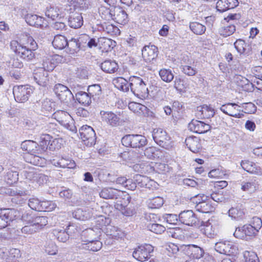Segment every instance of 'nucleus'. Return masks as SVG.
Returning <instances> with one entry per match:
<instances>
[{"label":"nucleus","instance_id":"nucleus-48","mask_svg":"<svg viewBox=\"0 0 262 262\" xmlns=\"http://www.w3.org/2000/svg\"><path fill=\"white\" fill-rule=\"evenodd\" d=\"M3 255H1L3 259L12 260L14 259L17 260V259L20 256V250L18 249H10L8 252H3Z\"/></svg>","mask_w":262,"mask_h":262},{"label":"nucleus","instance_id":"nucleus-15","mask_svg":"<svg viewBox=\"0 0 262 262\" xmlns=\"http://www.w3.org/2000/svg\"><path fill=\"white\" fill-rule=\"evenodd\" d=\"M25 18L26 23L31 26L43 29L48 26V23L44 17L36 14H27Z\"/></svg>","mask_w":262,"mask_h":262},{"label":"nucleus","instance_id":"nucleus-36","mask_svg":"<svg viewBox=\"0 0 262 262\" xmlns=\"http://www.w3.org/2000/svg\"><path fill=\"white\" fill-rule=\"evenodd\" d=\"M114 7L101 6L98 9L99 16L104 22L108 21L113 19Z\"/></svg>","mask_w":262,"mask_h":262},{"label":"nucleus","instance_id":"nucleus-2","mask_svg":"<svg viewBox=\"0 0 262 262\" xmlns=\"http://www.w3.org/2000/svg\"><path fill=\"white\" fill-rule=\"evenodd\" d=\"M63 139L61 138L54 139L49 134H42L40 137L38 144V154H42L48 150L55 151L59 149L63 146Z\"/></svg>","mask_w":262,"mask_h":262},{"label":"nucleus","instance_id":"nucleus-64","mask_svg":"<svg viewBox=\"0 0 262 262\" xmlns=\"http://www.w3.org/2000/svg\"><path fill=\"white\" fill-rule=\"evenodd\" d=\"M32 222L38 228L39 231L47 224L48 221L46 216H37Z\"/></svg>","mask_w":262,"mask_h":262},{"label":"nucleus","instance_id":"nucleus-27","mask_svg":"<svg viewBox=\"0 0 262 262\" xmlns=\"http://www.w3.org/2000/svg\"><path fill=\"white\" fill-rule=\"evenodd\" d=\"M201 231L203 234L209 238H213L217 234L216 226L209 220L203 222L201 226Z\"/></svg>","mask_w":262,"mask_h":262},{"label":"nucleus","instance_id":"nucleus-46","mask_svg":"<svg viewBox=\"0 0 262 262\" xmlns=\"http://www.w3.org/2000/svg\"><path fill=\"white\" fill-rule=\"evenodd\" d=\"M12 66L14 68L13 69L10 71V74L12 77H13L15 80H18L21 77L22 72L21 71V69L23 67L24 64L21 61H16L15 62H13L12 64Z\"/></svg>","mask_w":262,"mask_h":262},{"label":"nucleus","instance_id":"nucleus-56","mask_svg":"<svg viewBox=\"0 0 262 262\" xmlns=\"http://www.w3.org/2000/svg\"><path fill=\"white\" fill-rule=\"evenodd\" d=\"M116 86L119 90L124 92H127L129 91V83L124 78L122 77L118 78L115 81Z\"/></svg>","mask_w":262,"mask_h":262},{"label":"nucleus","instance_id":"nucleus-49","mask_svg":"<svg viewBox=\"0 0 262 262\" xmlns=\"http://www.w3.org/2000/svg\"><path fill=\"white\" fill-rule=\"evenodd\" d=\"M189 28L191 31L196 35H202L206 31V27L201 23L194 21L189 24Z\"/></svg>","mask_w":262,"mask_h":262},{"label":"nucleus","instance_id":"nucleus-47","mask_svg":"<svg viewBox=\"0 0 262 262\" xmlns=\"http://www.w3.org/2000/svg\"><path fill=\"white\" fill-rule=\"evenodd\" d=\"M73 215L77 220L84 221L91 218L92 214L88 210L78 208L73 212Z\"/></svg>","mask_w":262,"mask_h":262},{"label":"nucleus","instance_id":"nucleus-3","mask_svg":"<svg viewBox=\"0 0 262 262\" xmlns=\"http://www.w3.org/2000/svg\"><path fill=\"white\" fill-rule=\"evenodd\" d=\"M129 81L130 90L135 96L140 98H144L148 96V88L141 78L131 76Z\"/></svg>","mask_w":262,"mask_h":262},{"label":"nucleus","instance_id":"nucleus-62","mask_svg":"<svg viewBox=\"0 0 262 262\" xmlns=\"http://www.w3.org/2000/svg\"><path fill=\"white\" fill-rule=\"evenodd\" d=\"M244 257L245 262H259L256 253L253 251H245Z\"/></svg>","mask_w":262,"mask_h":262},{"label":"nucleus","instance_id":"nucleus-44","mask_svg":"<svg viewBox=\"0 0 262 262\" xmlns=\"http://www.w3.org/2000/svg\"><path fill=\"white\" fill-rule=\"evenodd\" d=\"M77 101L81 105L89 106L92 103V98L85 92L79 91L75 94Z\"/></svg>","mask_w":262,"mask_h":262},{"label":"nucleus","instance_id":"nucleus-17","mask_svg":"<svg viewBox=\"0 0 262 262\" xmlns=\"http://www.w3.org/2000/svg\"><path fill=\"white\" fill-rule=\"evenodd\" d=\"M78 232V231L75 226L72 225H69L66 230L55 229L53 231V234L57 237L58 241L65 243L69 239L70 235Z\"/></svg>","mask_w":262,"mask_h":262},{"label":"nucleus","instance_id":"nucleus-50","mask_svg":"<svg viewBox=\"0 0 262 262\" xmlns=\"http://www.w3.org/2000/svg\"><path fill=\"white\" fill-rule=\"evenodd\" d=\"M87 91L88 94L93 99L99 98L102 92L100 85L97 84L89 85Z\"/></svg>","mask_w":262,"mask_h":262},{"label":"nucleus","instance_id":"nucleus-7","mask_svg":"<svg viewBox=\"0 0 262 262\" xmlns=\"http://www.w3.org/2000/svg\"><path fill=\"white\" fill-rule=\"evenodd\" d=\"M144 157V151L125 150L118 156L116 162L118 163L129 161L140 162L143 161Z\"/></svg>","mask_w":262,"mask_h":262},{"label":"nucleus","instance_id":"nucleus-19","mask_svg":"<svg viewBox=\"0 0 262 262\" xmlns=\"http://www.w3.org/2000/svg\"><path fill=\"white\" fill-rule=\"evenodd\" d=\"M181 248L186 255L193 258L199 259L204 254V250L195 245H183Z\"/></svg>","mask_w":262,"mask_h":262},{"label":"nucleus","instance_id":"nucleus-54","mask_svg":"<svg viewBox=\"0 0 262 262\" xmlns=\"http://www.w3.org/2000/svg\"><path fill=\"white\" fill-rule=\"evenodd\" d=\"M99 195L104 199H113L116 198V193L115 190L112 188H105L102 189Z\"/></svg>","mask_w":262,"mask_h":262},{"label":"nucleus","instance_id":"nucleus-12","mask_svg":"<svg viewBox=\"0 0 262 262\" xmlns=\"http://www.w3.org/2000/svg\"><path fill=\"white\" fill-rule=\"evenodd\" d=\"M255 230L251 224H246L236 228L233 235L236 238L247 240L257 234Z\"/></svg>","mask_w":262,"mask_h":262},{"label":"nucleus","instance_id":"nucleus-13","mask_svg":"<svg viewBox=\"0 0 262 262\" xmlns=\"http://www.w3.org/2000/svg\"><path fill=\"white\" fill-rule=\"evenodd\" d=\"M239 107L240 106L235 103H227L222 105L220 110L224 114L236 118H242L244 116V114Z\"/></svg>","mask_w":262,"mask_h":262},{"label":"nucleus","instance_id":"nucleus-11","mask_svg":"<svg viewBox=\"0 0 262 262\" xmlns=\"http://www.w3.org/2000/svg\"><path fill=\"white\" fill-rule=\"evenodd\" d=\"M100 115L102 122L107 126L116 127L120 125L121 123L119 116L113 112L102 111Z\"/></svg>","mask_w":262,"mask_h":262},{"label":"nucleus","instance_id":"nucleus-18","mask_svg":"<svg viewBox=\"0 0 262 262\" xmlns=\"http://www.w3.org/2000/svg\"><path fill=\"white\" fill-rule=\"evenodd\" d=\"M62 57L57 54L44 57L43 59V68L48 71H52L62 61Z\"/></svg>","mask_w":262,"mask_h":262},{"label":"nucleus","instance_id":"nucleus-37","mask_svg":"<svg viewBox=\"0 0 262 262\" xmlns=\"http://www.w3.org/2000/svg\"><path fill=\"white\" fill-rule=\"evenodd\" d=\"M102 28L105 34L111 36H117L121 33L119 28L117 26L108 21L103 22Z\"/></svg>","mask_w":262,"mask_h":262},{"label":"nucleus","instance_id":"nucleus-31","mask_svg":"<svg viewBox=\"0 0 262 262\" xmlns=\"http://www.w3.org/2000/svg\"><path fill=\"white\" fill-rule=\"evenodd\" d=\"M19 212L14 209L4 208L0 210V217L7 222V226L10 222L16 219Z\"/></svg>","mask_w":262,"mask_h":262},{"label":"nucleus","instance_id":"nucleus-41","mask_svg":"<svg viewBox=\"0 0 262 262\" xmlns=\"http://www.w3.org/2000/svg\"><path fill=\"white\" fill-rule=\"evenodd\" d=\"M83 20L81 14L75 13L71 14L69 18V26L73 28H80L83 25Z\"/></svg>","mask_w":262,"mask_h":262},{"label":"nucleus","instance_id":"nucleus-43","mask_svg":"<svg viewBox=\"0 0 262 262\" xmlns=\"http://www.w3.org/2000/svg\"><path fill=\"white\" fill-rule=\"evenodd\" d=\"M21 148L27 152L33 154H38V144L32 140H26L22 142L21 144Z\"/></svg>","mask_w":262,"mask_h":262},{"label":"nucleus","instance_id":"nucleus-24","mask_svg":"<svg viewBox=\"0 0 262 262\" xmlns=\"http://www.w3.org/2000/svg\"><path fill=\"white\" fill-rule=\"evenodd\" d=\"M98 48L102 52H108L111 51L116 46V42L106 37L98 38Z\"/></svg>","mask_w":262,"mask_h":262},{"label":"nucleus","instance_id":"nucleus-51","mask_svg":"<svg viewBox=\"0 0 262 262\" xmlns=\"http://www.w3.org/2000/svg\"><path fill=\"white\" fill-rule=\"evenodd\" d=\"M134 180L136 185L138 184L140 187L149 188L148 183L153 182L152 181L149 180L147 177L141 174H136L134 177Z\"/></svg>","mask_w":262,"mask_h":262},{"label":"nucleus","instance_id":"nucleus-35","mask_svg":"<svg viewBox=\"0 0 262 262\" xmlns=\"http://www.w3.org/2000/svg\"><path fill=\"white\" fill-rule=\"evenodd\" d=\"M100 68L104 72L112 74L118 70L119 66L115 60H105L101 63Z\"/></svg>","mask_w":262,"mask_h":262},{"label":"nucleus","instance_id":"nucleus-55","mask_svg":"<svg viewBox=\"0 0 262 262\" xmlns=\"http://www.w3.org/2000/svg\"><path fill=\"white\" fill-rule=\"evenodd\" d=\"M18 173L17 171L9 170L5 176V181L9 185H12L18 181Z\"/></svg>","mask_w":262,"mask_h":262},{"label":"nucleus","instance_id":"nucleus-21","mask_svg":"<svg viewBox=\"0 0 262 262\" xmlns=\"http://www.w3.org/2000/svg\"><path fill=\"white\" fill-rule=\"evenodd\" d=\"M72 42L75 43L76 47L77 48H80V45L77 42V40L76 39L72 38L69 43L67 39L64 36L59 34L55 36L52 41V45L55 49L62 50L68 46L69 43H71Z\"/></svg>","mask_w":262,"mask_h":262},{"label":"nucleus","instance_id":"nucleus-61","mask_svg":"<svg viewBox=\"0 0 262 262\" xmlns=\"http://www.w3.org/2000/svg\"><path fill=\"white\" fill-rule=\"evenodd\" d=\"M26 194L24 191H20L18 195L14 196L11 199L12 203L18 205H23L26 203Z\"/></svg>","mask_w":262,"mask_h":262},{"label":"nucleus","instance_id":"nucleus-16","mask_svg":"<svg viewBox=\"0 0 262 262\" xmlns=\"http://www.w3.org/2000/svg\"><path fill=\"white\" fill-rule=\"evenodd\" d=\"M188 127L191 132L199 134H205L211 129L210 124L194 119L190 121Z\"/></svg>","mask_w":262,"mask_h":262},{"label":"nucleus","instance_id":"nucleus-45","mask_svg":"<svg viewBox=\"0 0 262 262\" xmlns=\"http://www.w3.org/2000/svg\"><path fill=\"white\" fill-rule=\"evenodd\" d=\"M161 151L154 146L148 147L144 150V155L148 159H155L161 155Z\"/></svg>","mask_w":262,"mask_h":262},{"label":"nucleus","instance_id":"nucleus-5","mask_svg":"<svg viewBox=\"0 0 262 262\" xmlns=\"http://www.w3.org/2000/svg\"><path fill=\"white\" fill-rule=\"evenodd\" d=\"M122 144L126 147L140 148L146 145L147 140L145 137L140 135H126L121 139Z\"/></svg>","mask_w":262,"mask_h":262},{"label":"nucleus","instance_id":"nucleus-38","mask_svg":"<svg viewBox=\"0 0 262 262\" xmlns=\"http://www.w3.org/2000/svg\"><path fill=\"white\" fill-rule=\"evenodd\" d=\"M36 154L29 152L25 153L23 156L25 161L29 164H43L46 163V159L45 158Z\"/></svg>","mask_w":262,"mask_h":262},{"label":"nucleus","instance_id":"nucleus-58","mask_svg":"<svg viewBox=\"0 0 262 262\" xmlns=\"http://www.w3.org/2000/svg\"><path fill=\"white\" fill-rule=\"evenodd\" d=\"M45 250L49 255H55L57 252V247L55 243L52 241L46 242L45 246Z\"/></svg>","mask_w":262,"mask_h":262},{"label":"nucleus","instance_id":"nucleus-42","mask_svg":"<svg viewBox=\"0 0 262 262\" xmlns=\"http://www.w3.org/2000/svg\"><path fill=\"white\" fill-rule=\"evenodd\" d=\"M102 246V243L99 240L84 242L81 244V248L93 252H97L100 250Z\"/></svg>","mask_w":262,"mask_h":262},{"label":"nucleus","instance_id":"nucleus-8","mask_svg":"<svg viewBox=\"0 0 262 262\" xmlns=\"http://www.w3.org/2000/svg\"><path fill=\"white\" fill-rule=\"evenodd\" d=\"M155 167L151 165H134L133 169L141 173H151L156 169V172L159 173L165 174L170 170L169 165H155Z\"/></svg>","mask_w":262,"mask_h":262},{"label":"nucleus","instance_id":"nucleus-57","mask_svg":"<svg viewBox=\"0 0 262 262\" xmlns=\"http://www.w3.org/2000/svg\"><path fill=\"white\" fill-rule=\"evenodd\" d=\"M163 198L159 196L149 199L147 202L148 207L152 209L159 208L163 205Z\"/></svg>","mask_w":262,"mask_h":262},{"label":"nucleus","instance_id":"nucleus-30","mask_svg":"<svg viewBox=\"0 0 262 262\" xmlns=\"http://www.w3.org/2000/svg\"><path fill=\"white\" fill-rule=\"evenodd\" d=\"M185 144L189 149L193 152H197L202 148L201 139L194 136L187 137Z\"/></svg>","mask_w":262,"mask_h":262},{"label":"nucleus","instance_id":"nucleus-34","mask_svg":"<svg viewBox=\"0 0 262 262\" xmlns=\"http://www.w3.org/2000/svg\"><path fill=\"white\" fill-rule=\"evenodd\" d=\"M197 114L201 119H208L214 116V112L210 105L203 104L197 107Z\"/></svg>","mask_w":262,"mask_h":262},{"label":"nucleus","instance_id":"nucleus-29","mask_svg":"<svg viewBox=\"0 0 262 262\" xmlns=\"http://www.w3.org/2000/svg\"><path fill=\"white\" fill-rule=\"evenodd\" d=\"M54 91L61 101H67L68 97L71 94V92L69 88L60 83L56 84L55 85Z\"/></svg>","mask_w":262,"mask_h":262},{"label":"nucleus","instance_id":"nucleus-59","mask_svg":"<svg viewBox=\"0 0 262 262\" xmlns=\"http://www.w3.org/2000/svg\"><path fill=\"white\" fill-rule=\"evenodd\" d=\"M46 16L52 20H55L59 16V9L57 7L48 8L45 12Z\"/></svg>","mask_w":262,"mask_h":262},{"label":"nucleus","instance_id":"nucleus-53","mask_svg":"<svg viewBox=\"0 0 262 262\" xmlns=\"http://www.w3.org/2000/svg\"><path fill=\"white\" fill-rule=\"evenodd\" d=\"M235 31V26L233 25H227L222 27L219 30L220 34L223 37L232 35Z\"/></svg>","mask_w":262,"mask_h":262},{"label":"nucleus","instance_id":"nucleus-33","mask_svg":"<svg viewBox=\"0 0 262 262\" xmlns=\"http://www.w3.org/2000/svg\"><path fill=\"white\" fill-rule=\"evenodd\" d=\"M238 5L237 0H219L216 3V9L220 12H225L235 8Z\"/></svg>","mask_w":262,"mask_h":262},{"label":"nucleus","instance_id":"nucleus-28","mask_svg":"<svg viewBox=\"0 0 262 262\" xmlns=\"http://www.w3.org/2000/svg\"><path fill=\"white\" fill-rule=\"evenodd\" d=\"M200 196L202 197V201L195 202V208L196 210L203 213H208L211 211L212 209V206L206 201L209 196L204 194H198L196 198Z\"/></svg>","mask_w":262,"mask_h":262},{"label":"nucleus","instance_id":"nucleus-4","mask_svg":"<svg viewBox=\"0 0 262 262\" xmlns=\"http://www.w3.org/2000/svg\"><path fill=\"white\" fill-rule=\"evenodd\" d=\"M34 90V87L29 84L16 85L13 87V94L16 102L24 103L28 100Z\"/></svg>","mask_w":262,"mask_h":262},{"label":"nucleus","instance_id":"nucleus-22","mask_svg":"<svg viewBox=\"0 0 262 262\" xmlns=\"http://www.w3.org/2000/svg\"><path fill=\"white\" fill-rule=\"evenodd\" d=\"M113 20L116 23L125 25L129 21L128 15L126 11L121 7L115 6L113 9Z\"/></svg>","mask_w":262,"mask_h":262},{"label":"nucleus","instance_id":"nucleus-60","mask_svg":"<svg viewBox=\"0 0 262 262\" xmlns=\"http://www.w3.org/2000/svg\"><path fill=\"white\" fill-rule=\"evenodd\" d=\"M228 213L229 216L235 220L242 219L244 215V212L243 210L233 207L229 210Z\"/></svg>","mask_w":262,"mask_h":262},{"label":"nucleus","instance_id":"nucleus-32","mask_svg":"<svg viewBox=\"0 0 262 262\" xmlns=\"http://www.w3.org/2000/svg\"><path fill=\"white\" fill-rule=\"evenodd\" d=\"M19 212L14 209L4 208L0 210V217L7 222V226L10 222L16 219Z\"/></svg>","mask_w":262,"mask_h":262},{"label":"nucleus","instance_id":"nucleus-14","mask_svg":"<svg viewBox=\"0 0 262 262\" xmlns=\"http://www.w3.org/2000/svg\"><path fill=\"white\" fill-rule=\"evenodd\" d=\"M214 248L219 253L228 255H233L237 251L236 247L229 241L217 242L215 244Z\"/></svg>","mask_w":262,"mask_h":262},{"label":"nucleus","instance_id":"nucleus-6","mask_svg":"<svg viewBox=\"0 0 262 262\" xmlns=\"http://www.w3.org/2000/svg\"><path fill=\"white\" fill-rule=\"evenodd\" d=\"M80 138L83 143L87 146H92L96 143V137L95 132L90 126L84 125L79 129Z\"/></svg>","mask_w":262,"mask_h":262},{"label":"nucleus","instance_id":"nucleus-52","mask_svg":"<svg viewBox=\"0 0 262 262\" xmlns=\"http://www.w3.org/2000/svg\"><path fill=\"white\" fill-rule=\"evenodd\" d=\"M159 74L161 79L166 82H171L174 77L173 74L170 69H162L159 72Z\"/></svg>","mask_w":262,"mask_h":262},{"label":"nucleus","instance_id":"nucleus-39","mask_svg":"<svg viewBox=\"0 0 262 262\" xmlns=\"http://www.w3.org/2000/svg\"><path fill=\"white\" fill-rule=\"evenodd\" d=\"M34 79L39 85L45 86L47 85L49 79L45 70L41 68L37 69L34 73Z\"/></svg>","mask_w":262,"mask_h":262},{"label":"nucleus","instance_id":"nucleus-63","mask_svg":"<svg viewBox=\"0 0 262 262\" xmlns=\"http://www.w3.org/2000/svg\"><path fill=\"white\" fill-rule=\"evenodd\" d=\"M253 74L255 77L259 79L257 81L258 86L257 89L259 90H262V67L257 66L253 69Z\"/></svg>","mask_w":262,"mask_h":262},{"label":"nucleus","instance_id":"nucleus-40","mask_svg":"<svg viewBox=\"0 0 262 262\" xmlns=\"http://www.w3.org/2000/svg\"><path fill=\"white\" fill-rule=\"evenodd\" d=\"M241 189L248 193H253L258 189V184L255 180L243 181L241 184Z\"/></svg>","mask_w":262,"mask_h":262},{"label":"nucleus","instance_id":"nucleus-10","mask_svg":"<svg viewBox=\"0 0 262 262\" xmlns=\"http://www.w3.org/2000/svg\"><path fill=\"white\" fill-rule=\"evenodd\" d=\"M154 251V247L149 244L141 245L136 248L133 253V257L140 261H144L149 259L150 253Z\"/></svg>","mask_w":262,"mask_h":262},{"label":"nucleus","instance_id":"nucleus-20","mask_svg":"<svg viewBox=\"0 0 262 262\" xmlns=\"http://www.w3.org/2000/svg\"><path fill=\"white\" fill-rule=\"evenodd\" d=\"M179 221L188 226L198 224L199 220L192 210H188L181 212L179 215Z\"/></svg>","mask_w":262,"mask_h":262},{"label":"nucleus","instance_id":"nucleus-25","mask_svg":"<svg viewBox=\"0 0 262 262\" xmlns=\"http://www.w3.org/2000/svg\"><path fill=\"white\" fill-rule=\"evenodd\" d=\"M101 234V229L99 228L86 229L82 232V236L85 238L82 242L99 240Z\"/></svg>","mask_w":262,"mask_h":262},{"label":"nucleus","instance_id":"nucleus-9","mask_svg":"<svg viewBox=\"0 0 262 262\" xmlns=\"http://www.w3.org/2000/svg\"><path fill=\"white\" fill-rule=\"evenodd\" d=\"M152 135L153 139L159 146L165 148L170 146L171 142L166 131L161 128L154 129Z\"/></svg>","mask_w":262,"mask_h":262},{"label":"nucleus","instance_id":"nucleus-26","mask_svg":"<svg viewBox=\"0 0 262 262\" xmlns=\"http://www.w3.org/2000/svg\"><path fill=\"white\" fill-rule=\"evenodd\" d=\"M54 118L62 125L68 127L72 120L71 116L67 112L59 110L55 112L53 115Z\"/></svg>","mask_w":262,"mask_h":262},{"label":"nucleus","instance_id":"nucleus-23","mask_svg":"<svg viewBox=\"0 0 262 262\" xmlns=\"http://www.w3.org/2000/svg\"><path fill=\"white\" fill-rule=\"evenodd\" d=\"M158 49L154 45L145 46L142 50V55L146 62H150L158 56Z\"/></svg>","mask_w":262,"mask_h":262},{"label":"nucleus","instance_id":"nucleus-1","mask_svg":"<svg viewBox=\"0 0 262 262\" xmlns=\"http://www.w3.org/2000/svg\"><path fill=\"white\" fill-rule=\"evenodd\" d=\"M9 47L14 55L20 59L30 61L35 58L34 51L38 45L33 37L29 33H24L17 39L10 41Z\"/></svg>","mask_w":262,"mask_h":262}]
</instances>
